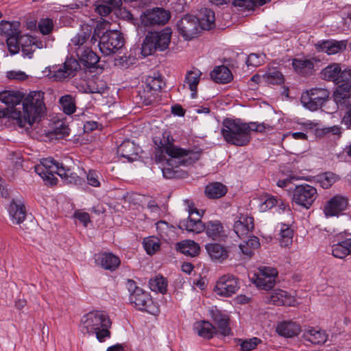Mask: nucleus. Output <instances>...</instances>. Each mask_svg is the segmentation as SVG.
I'll list each match as a JSON object with an SVG mask.
<instances>
[{"label": "nucleus", "mask_w": 351, "mask_h": 351, "mask_svg": "<svg viewBox=\"0 0 351 351\" xmlns=\"http://www.w3.org/2000/svg\"><path fill=\"white\" fill-rule=\"evenodd\" d=\"M209 313L213 322L217 326L220 335L224 337L231 335L232 330L230 327V316L226 313L214 306L209 310Z\"/></svg>", "instance_id": "17"}, {"label": "nucleus", "mask_w": 351, "mask_h": 351, "mask_svg": "<svg viewBox=\"0 0 351 351\" xmlns=\"http://www.w3.org/2000/svg\"><path fill=\"white\" fill-rule=\"evenodd\" d=\"M270 0H234L232 4L246 10H253L257 5H263Z\"/></svg>", "instance_id": "49"}, {"label": "nucleus", "mask_w": 351, "mask_h": 351, "mask_svg": "<svg viewBox=\"0 0 351 351\" xmlns=\"http://www.w3.org/2000/svg\"><path fill=\"white\" fill-rule=\"evenodd\" d=\"M263 77L271 84H281L284 82V76L276 69H269L264 75Z\"/></svg>", "instance_id": "48"}, {"label": "nucleus", "mask_w": 351, "mask_h": 351, "mask_svg": "<svg viewBox=\"0 0 351 351\" xmlns=\"http://www.w3.org/2000/svg\"><path fill=\"white\" fill-rule=\"evenodd\" d=\"M348 206L346 197L337 195L327 201L324 206L323 211L326 217L338 216L344 211Z\"/></svg>", "instance_id": "20"}, {"label": "nucleus", "mask_w": 351, "mask_h": 351, "mask_svg": "<svg viewBox=\"0 0 351 351\" xmlns=\"http://www.w3.org/2000/svg\"><path fill=\"white\" fill-rule=\"evenodd\" d=\"M163 84L161 77L158 75L147 77L144 86L157 93L162 88Z\"/></svg>", "instance_id": "51"}, {"label": "nucleus", "mask_w": 351, "mask_h": 351, "mask_svg": "<svg viewBox=\"0 0 351 351\" xmlns=\"http://www.w3.org/2000/svg\"><path fill=\"white\" fill-rule=\"evenodd\" d=\"M347 46L346 40H322L315 44L316 50L328 55H334L344 51Z\"/></svg>", "instance_id": "22"}, {"label": "nucleus", "mask_w": 351, "mask_h": 351, "mask_svg": "<svg viewBox=\"0 0 351 351\" xmlns=\"http://www.w3.org/2000/svg\"><path fill=\"white\" fill-rule=\"evenodd\" d=\"M35 172L51 185L56 183L57 179L54 174L58 175L69 183L77 184L80 181V177L73 173L71 169L64 167L52 158L40 160V164L34 167Z\"/></svg>", "instance_id": "4"}, {"label": "nucleus", "mask_w": 351, "mask_h": 351, "mask_svg": "<svg viewBox=\"0 0 351 351\" xmlns=\"http://www.w3.org/2000/svg\"><path fill=\"white\" fill-rule=\"evenodd\" d=\"M79 64L75 59H66L62 66H53L52 70L49 71V75L56 81H61L65 78L73 76L79 68Z\"/></svg>", "instance_id": "15"}, {"label": "nucleus", "mask_w": 351, "mask_h": 351, "mask_svg": "<svg viewBox=\"0 0 351 351\" xmlns=\"http://www.w3.org/2000/svg\"><path fill=\"white\" fill-rule=\"evenodd\" d=\"M258 289H263L268 291L267 295V302L276 306H292L295 302V299L289 293L281 289H277L272 291L274 287H256Z\"/></svg>", "instance_id": "13"}, {"label": "nucleus", "mask_w": 351, "mask_h": 351, "mask_svg": "<svg viewBox=\"0 0 351 351\" xmlns=\"http://www.w3.org/2000/svg\"><path fill=\"white\" fill-rule=\"evenodd\" d=\"M170 18V13L163 8H156L148 10L141 16V23L145 26L164 25Z\"/></svg>", "instance_id": "16"}, {"label": "nucleus", "mask_w": 351, "mask_h": 351, "mask_svg": "<svg viewBox=\"0 0 351 351\" xmlns=\"http://www.w3.org/2000/svg\"><path fill=\"white\" fill-rule=\"evenodd\" d=\"M317 197V189L308 184H303L296 186L293 190L291 201L298 206L309 209Z\"/></svg>", "instance_id": "8"}, {"label": "nucleus", "mask_w": 351, "mask_h": 351, "mask_svg": "<svg viewBox=\"0 0 351 351\" xmlns=\"http://www.w3.org/2000/svg\"><path fill=\"white\" fill-rule=\"evenodd\" d=\"M167 280L160 274L149 279V285H167Z\"/></svg>", "instance_id": "64"}, {"label": "nucleus", "mask_w": 351, "mask_h": 351, "mask_svg": "<svg viewBox=\"0 0 351 351\" xmlns=\"http://www.w3.org/2000/svg\"><path fill=\"white\" fill-rule=\"evenodd\" d=\"M215 13L210 9L205 8L202 11V16L198 20V24L201 25L202 28L206 30H209L215 26Z\"/></svg>", "instance_id": "44"}, {"label": "nucleus", "mask_w": 351, "mask_h": 351, "mask_svg": "<svg viewBox=\"0 0 351 351\" xmlns=\"http://www.w3.org/2000/svg\"><path fill=\"white\" fill-rule=\"evenodd\" d=\"M227 192L226 186L219 182H214L205 188L206 196L211 199H217L223 196Z\"/></svg>", "instance_id": "39"}, {"label": "nucleus", "mask_w": 351, "mask_h": 351, "mask_svg": "<svg viewBox=\"0 0 351 351\" xmlns=\"http://www.w3.org/2000/svg\"><path fill=\"white\" fill-rule=\"evenodd\" d=\"M202 215L203 211L199 212V210L196 208L190 209L188 219L180 221L179 228L189 232L195 234L202 232L205 228V225L203 224L201 221Z\"/></svg>", "instance_id": "14"}, {"label": "nucleus", "mask_w": 351, "mask_h": 351, "mask_svg": "<svg viewBox=\"0 0 351 351\" xmlns=\"http://www.w3.org/2000/svg\"><path fill=\"white\" fill-rule=\"evenodd\" d=\"M329 91L326 88H314L303 93L301 102L311 111L321 108L329 97Z\"/></svg>", "instance_id": "10"}, {"label": "nucleus", "mask_w": 351, "mask_h": 351, "mask_svg": "<svg viewBox=\"0 0 351 351\" xmlns=\"http://www.w3.org/2000/svg\"><path fill=\"white\" fill-rule=\"evenodd\" d=\"M91 29L89 26L86 25L80 33L75 36L71 40L69 44L71 49L74 51L77 55L78 48H85L87 46L88 39L90 36Z\"/></svg>", "instance_id": "29"}, {"label": "nucleus", "mask_w": 351, "mask_h": 351, "mask_svg": "<svg viewBox=\"0 0 351 351\" xmlns=\"http://www.w3.org/2000/svg\"><path fill=\"white\" fill-rule=\"evenodd\" d=\"M202 72L198 69L189 71L186 73L184 86H187L191 91V97L195 98L197 95V87L200 80Z\"/></svg>", "instance_id": "34"}, {"label": "nucleus", "mask_w": 351, "mask_h": 351, "mask_svg": "<svg viewBox=\"0 0 351 351\" xmlns=\"http://www.w3.org/2000/svg\"><path fill=\"white\" fill-rule=\"evenodd\" d=\"M278 271L274 267H262L252 278L255 285H272L277 282Z\"/></svg>", "instance_id": "21"}, {"label": "nucleus", "mask_w": 351, "mask_h": 351, "mask_svg": "<svg viewBox=\"0 0 351 351\" xmlns=\"http://www.w3.org/2000/svg\"><path fill=\"white\" fill-rule=\"evenodd\" d=\"M123 44V38L119 32L109 30L99 37L98 46L101 53L110 56L121 49Z\"/></svg>", "instance_id": "9"}, {"label": "nucleus", "mask_w": 351, "mask_h": 351, "mask_svg": "<svg viewBox=\"0 0 351 351\" xmlns=\"http://www.w3.org/2000/svg\"><path fill=\"white\" fill-rule=\"evenodd\" d=\"M118 153L128 160H132L137 156L138 148L134 142L125 141L118 147Z\"/></svg>", "instance_id": "37"}, {"label": "nucleus", "mask_w": 351, "mask_h": 351, "mask_svg": "<svg viewBox=\"0 0 351 351\" xmlns=\"http://www.w3.org/2000/svg\"><path fill=\"white\" fill-rule=\"evenodd\" d=\"M249 127V134L252 131H255L261 133H271L274 130V127L265 123H247Z\"/></svg>", "instance_id": "52"}, {"label": "nucleus", "mask_w": 351, "mask_h": 351, "mask_svg": "<svg viewBox=\"0 0 351 351\" xmlns=\"http://www.w3.org/2000/svg\"><path fill=\"white\" fill-rule=\"evenodd\" d=\"M38 27L40 33L43 35H47L51 32L53 28V21L50 19H42L39 21Z\"/></svg>", "instance_id": "56"}, {"label": "nucleus", "mask_w": 351, "mask_h": 351, "mask_svg": "<svg viewBox=\"0 0 351 351\" xmlns=\"http://www.w3.org/2000/svg\"><path fill=\"white\" fill-rule=\"evenodd\" d=\"M278 206L282 210L286 209L287 205L283 202L281 199H278L276 197L269 195L267 196L265 199L260 204V209L261 211L265 212Z\"/></svg>", "instance_id": "43"}, {"label": "nucleus", "mask_w": 351, "mask_h": 351, "mask_svg": "<svg viewBox=\"0 0 351 351\" xmlns=\"http://www.w3.org/2000/svg\"><path fill=\"white\" fill-rule=\"evenodd\" d=\"M246 241L239 245V248L243 254L247 257H251L254 254V250L260 246L259 239L255 236L248 237Z\"/></svg>", "instance_id": "42"}, {"label": "nucleus", "mask_w": 351, "mask_h": 351, "mask_svg": "<svg viewBox=\"0 0 351 351\" xmlns=\"http://www.w3.org/2000/svg\"><path fill=\"white\" fill-rule=\"evenodd\" d=\"M128 291L130 292V302L137 311L153 315L159 314L158 305L154 302L149 292L144 291L140 287H134V289H129Z\"/></svg>", "instance_id": "7"}, {"label": "nucleus", "mask_w": 351, "mask_h": 351, "mask_svg": "<svg viewBox=\"0 0 351 351\" xmlns=\"http://www.w3.org/2000/svg\"><path fill=\"white\" fill-rule=\"evenodd\" d=\"M143 244L145 250L149 255L154 254L160 247V240L155 237H149L144 239Z\"/></svg>", "instance_id": "46"}, {"label": "nucleus", "mask_w": 351, "mask_h": 351, "mask_svg": "<svg viewBox=\"0 0 351 351\" xmlns=\"http://www.w3.org/2000/svg\"><path fill=\"white\" fill-rule=\"evenodd\" d=\"M194 330L197 335L204 339H210L217 334L216 328L208 321L196 322Z\"/></svg>", "instance_id": "33"}, {"label": "nucleus", "mask_w": 351, "mask_h": 351, "mask_svg": "<svg viewBox=\"0 0 351 351\" xmlns=\"http://www.w3.org/2000/svg\"><path fill=\"white\" fill-rule=\"evenodd\" d=\"M88 184L93 187L100 186L99 173L94 170H90L86 176Z\"/></svg>", "instance_id": "59"}, {"label": "nucleus", "mask_w": 351, "mask_h": 351, "mask_svg": "<svg viewBox=\"0 0 351 351\" xmlns=\"http://www.w3.org/2000/svg\"><path fill=\"white\" fill-rule=\"evenodd\" d=\"M261 342V340L258 337H253L249 339L243 340L241 343V350L251 351L255 349Z\"/></svg>", "instance_id": "58"}, {"label": "nucleus", "mask_w": 351, "mask_h": 351, "mask_svg": "<svg viewBox=\"0 0 351 351\" xmlns=\"http://www.w3.org/2000/svg\"><path fill=\"white\" fill-rule=\"evenodd\" d=\"M332 254L338 258L343 259L351 254V239H346L332 245Z\"/></svg>", "instance_id": "35"}, {"label": "nucleus", "mask_w": 351, "mask_h": 351, "mask_svg": "<svg viewBox=\"0 0 351 351\" xmlns=\"http://www.w3.org/2000/svg\"><path fill=\"white\" fill-rule=\"evenodd\" d=\"M76 56L88 67L94 66L99 60V56L88 47L78 48Z\"/></svg>", "instance_id": "30"}, {"label": "nucleus", "mask_w": 351, "mask_h": 351, "mask_svg": "<svg viewBox=\"0 0 351 351\" xmlns=\"http://www.w3.org/2000/svg\"><path fill=\"white\" fill-rule=\"evenodd\" d=\"M95 263L106 270L113 271L119 267L121 261L112 253L103 252L95 256Z\"/></svg>", "instance_id": "25"}, {"label": "nucleus", "mask_w": 351, "mask_h": 351, "mask_svg": "<svg viewBox=\"0 0 351 351\" xmlns=\"http://www.w3.org/2000/svg\"><path fill=\"white\" fill-rule=\"evenodd\" d=\"M198 19L191 15L183 17L177 25L178 30L186 40L194 38L198 32Z\"/></svg>", "instance_id": "18"}, {"label": "nucleus", "mask_w": 351, "mask_h": 351, "mask_svg": "<svg viewBox=\"0 0 351 351\" xmlns=\"http://www.w3.org/2000/svg\"><path fill=\"white\" fill-rule=\"evenodd\" d=\"M155 148V160L158 162L165 159L168 156L180 160V164L190 165L201 158L202 151L198 147L184 149L174 144V139L169 132H164L161 137L154 139Z\"/></svg>", "instance_id": "1"}, {"label": "nucleus", "mask_w": 351, "mask_h": 351, "mask_svg": "<svg viewBox=\"0 0 351 351\" xmlns=\"http://www.w3.org/2000/svg\"><path fill=\"white\" fill-rule=\"evenodd\" d=\"M20 35L21 34L18 35L10 36L6 39L8 49L11 54H16L20 50Z\"/></svg>", "instance_id": "53"}, {"label": "nucleus", "mask_w": 351, "mask_h": 351, "mask_svg": "<svg viewBox=\"0 0 351 351\" xmlns=\"http://www.w3.org/2000/svg\"><path fill=\"white\" fill-rule=\"evenodd\" d=\"M206 249L213 260L222 262L228 257V250L220 244L208 243L206 245Z\"/></svg>", "instance_id": "32"}, {"label": "nucleus", "mask_w": 351, "mask_h": 351, "mask_svg": "<svg viewBox=\"0 0 351 351\" xmlns=\"http://www.w3.org/2000/svg\"><path fill=\"white\" fill-rule=\"evenodd\" d=\"M60 106L64 113L72 114L76 110L74 98L71 95H65L59 99Z\"/></svg>", "instance_id": "45"}, {"label": "nucleus", "mask_w": 351, "mask_h": 351, "mask_svg": "<svg viewBox=\"0 0 351 351\" xmlns=\"http://www.w3.org/2000/svg\"><path fill=\"white\" fill-rule=\"evenodd\" d=\"M44 47L43 41H34V43L29 45H24V47L21 48V51L24 57L32 58L33 53L36 49H42Z\"/></svg>", "instance_id": "54"}, {"label": "nucleus", "mask_w": 351, "mask_h": 351, "mask_svg": "<svg viewBox=\"0 0 351 351\" xmlns=\"http://www.w3.org/2000/svg\"><path fill=\"white\" fill-rule=\"evenodd\" d=\"M276 331L280 337L291 338L296 337L300 334L301 327L296 322L287 320L278 323Z\"/></svg>", "instance_id": "26"}, {"label": "nucleus", "mask_w": 351, "mask_h": 351, "mask_svg": "<svg viewBox=\"0 0 351 351\" xmlns=\"http://www.w3.org/2000/svg\"><path fill=\"white\" fill-rule=\"evenodd\" d=\"M240 283V280L237 276L227 274L218 279L216 285H237Z\"/></svg>", "instance_id": "55"}, {"label": "nucleus", "mask_w": 351, "mask_h": 351, "mask_svg": "<svg viewBox=\"0 0 351 351\" xmlns=\"http://www.w3.org/2000/svg\"><path fill=\"white\" fill-rule=\"evenodd\" d=\"M157 93L149 90L144 85L138 91L140 100L145 106L151 105L155 100Z\"/></svg>", "instance_id": "47"}, {"label": "nucleus", "mask_w": 351, "mask_h": 351, "mask_svg": "<svg viewBox=\"0 0 351 351\" xmlns=\"http://www.w3.org/2000/svg\"><path fill=\"white\" fill-rule=\"evenodd\" d=\"M178 249L182 254L191 257L196 256L199 252V245L191 240H186L178 243Z\"/></svg>", "instance_id": "38"}, {"label": "nucleus", "mask_w": 351, "mask_h": 351, "mask_svg": "<svg viewBox=\"0 0 351 351\" xmlns=\"http://www.w3.org/2000/svg\"><path fill=\"white\" fill-rule=\"evenodd\" d=\"M9 217L14 224H21L26 217L25 206L21 199H12L8 208Z\"/></svg>", "instance_id": "24"}, {"label": "nucleus", "mask_w": 351, "mask_h": 351, "mask_svg": "<svg viewBox=\"0 0 351 351\" xmlns=\"http://www.w3.org/2000/svg\"><path fill=\"white\" fill-rule=\"evenodd\" d=\"M74 217L82 223L85 227L90 222V215L86 212L76 211L74 213Z\"/></svg>", "instance_id": "62"}, {"label": "nucleus", "mask_w": 351, "mask_h": 351, "mask_svg": "<svg viewBox=\"0 0 351 351\" xmlns=\"http://www.w3.org/2000/svg\"><path fill=\"white\" fill-rule=\"evenodd\" d=\"M96 12L101 16H106L112 12V7L107 2L97 5Z\"/></svg>", "instance_id": "61"}, {"label": "nucleus", "mask_w": 351, "mask_h": 351, "mask_svg": "<svg viewBox=\"0 0 351 351\" xmlns=\"http://www.w3.org/2000/svg\"><path fill=\"white\" fill-rule=\"evenodd\" d=\"M172 31L165 27L160 32H149L146 36L141 47V54L144 57L154 53L156 50L164 51L169 47Z\"/></svg>", "instance_id": "6"}, {"label": "nucleus", "mask_w": 351, "mask_h": 351, "mask_svg": "<svg viewBox=\"0 0 351 351\" xmlns=\"http://www.w3.org/2000/svg\"><path fill=\"white\" fill-rule=\"evenodd\" d=\"M248 124L241 119H226L222 123L221 134L229 144L236 146H245L251 139Z\"/></svg>", "instance_id": "5"}, {"label": "nucleus", "mask_w": 351, "mask_h": 351, "mask_svg": "<svg viewBox=\"0 0 351 351\" xmlns=\"http://www.w3.org/2000/svg\"><path fill=\"white\" fill-rule=\"evenodd\" d=\"M210 77L215 82L219 84H227L233 78L230 70L224 65L215 67L210 73Z\"/></svg>", "instance_id": "31"}, {"label": "nucleus", "mask_w": 351, "mask_h": 351, "mask_svg": "<svg viewBox=\"0 0 351 351\" xmlns=\"http://www.w3.org/2000/svg\"><path fill=\"white\" fill-rule=\"evenodd\" d=\"M321 74L323 79L333 82L336 84L348 81L351 78V71L346 69L342 71L337 63L327 66L322 71Z\"/></svg>", "instance_id": "11"}, {"label": "nucleus", "mask_w": 351, "mask_h": 351, "mask_svg": "<svg viewBox=\"0 0 351 351\" xmlns=\"http://www.w3.org/2000/svg\"><path fill=\"white\" fill-rule=\"evenodd\" d=\"M328 334L318 327L308 326L304 329L302 338L313 345L324 344L328 339Z\"/></svg>", "instance_id": "23"}, {"label": "nucleus", "mask_w": 351, "mask_h": 351, "mask_svg": "<svg viewBox=\"0 0 351 351\" xmlns=\"http://www.w3.org/2000/svg\"><path fill=\"white\" fill-rule=\"evenodd\" d=\"M334 101L339 108H351V82H342L339 85L333 94Z\"/></svg>", "instance_id": "19"}, {"label": "nucleus", "mask_w": 351, "mask_h": 351, "mask_svg": "<svg viewBox=\"0 0 351 351\" xmlns=\"http://www.w3.org/2000/svg\"><path fill=\"white\" fill-rule=\"evenodd\" d=\"M292 66L296 73L306 75L312 72L314 63L308 59L295 58L292 61Z\"/></svg>", "instance_id": "36"}, {"label": "nucleus", "mask_w": 351, "mask_h": 351, "mask_svg": "<svg viewBox=\"0 0 351 351\" xmlns=\"http://www.w3.org/2000/svg\"><path fill=\"white\" fill-rule=\"evenodd\" d=\"M234 231L240 239L250 237L254 228V218L249 214L239 213L235 218Z\"/></svg>", "instance_id": "12"}, {"label": "nucleus", "mask_w": 351, "mask_h": 351, "mask_svg": "<svg viewBox=\"0 0 351 351\" xmlns=\"http://www.w3.org/2000/svg\"><path fill=\"white\" fill-rule=\"evenodd\" d=\"M44 93L32 91L23 99V112L14 108L11 110L10 117L19 127L28 128L38 121L44 113L45 106L43 101Z\"/></svg>", "instance_id": "2"}, {"label": "nucleus", "mask_w": 351, "mask_h": 351, "mask_svg": "<svg viewBox=\"0 0 351 351\" xmlns=\"http://www.w3.org/2000/svg\"><path fill=\"white\" fill-rule=\"evenodd\" d=\"M280 238L279 241L282 247H289L293 241V230L289 225L285 223L279 224Z\"/></svg>", "instance_id": "40"}, {"label": "nucleus", "mask_w": 351, "mask_h": 351, "mask_svg": "<svg viewBox=\"0 0 351 351\" xmlns=\"http://www.w3.org/2000/svg\"><path fill=\"white\" fill-rule=\"evenodd\" d=\"M206 235L213 240H221L226 232L222 223L219 221H210L205 225L204 230Z\"/></svg>", "instance_id": "27"}, {"label": "nucleus", "mask_w": 351, "mask_h": 351, "mask_svg": "<svg viewBox=\"0 0 351 351\" xmlns=\"http://www.w3.org/2000/svg\"><path fill=\"white\" fill-rule=\"evenodd\" d=\"M20 23L18 21L9 22L2 21L0 22V34L6 38L21 34L19 29Z\"/></svg>", "instance_id": "41"}, {"label": "nucleus", "mask_w": 351, "mask_h": 351, "mask_svg": "<svg viewBox=\"0 0 351 351\" xmlns=\"http://www.w3.org/2000/svg\"><path fill=\"white\" fill-rule=\"evenodd\" d=\"M21 48L24 47V45H29L31 44L34 43V41H40L37 40L36 38L25 34V35H20L19 38Z\"/></svg>", "instance_id": "63"}, {"label": "nucleus", "mask_w": 351, "mask_h": 351, "mask_svg": "<svg viewBox=\"0 0 351 351\" xmlns=\"http://www.w3.org/2000/svg\"><path fill=\"white\" fill-rule=\"evenodd\" d=\"M112 322L108 315L103 311H93L81 319L82 331L89 335H95L99 342H104L111 337Z\"/></svg>", "instance_id": "3"}, {"label": "nucleus", "mask_w": 351, "mask_h": 351, "mask_svg": "<svg viewBox=\"0 0 351 351\" xmlns=\"http://www.w3.org/2000/svg\"><path fill=\"white\" fill-rule=\"evenodd\" d=\"M337 179V176L332 172H326L317 177L318 182L324 189L330 188Z\"/></svg>", "instance_id": "50"}, {"label": "nucleus", "mask_w": 351, "mask_h": 351, "mask_svg": "<svg viewBox=\"0 0 351 351\" xmlns=\"http://www.w3.org/2000/svg\"><path fill=\"white\" fill-rule=\"evenodd\" d=\"M263 58L256 53L250 54L246 60V64L252 66H258L261 64Z\"/></svg>", "instance_id": "60"}, {"label": "nucleus", "mask_w": 351, "mask_h": 351, "mask_svg": "<svg viewBox=\"0 0 351 351\" xmlns=\"http://www.w3.org/2000/svg\"><path fill=\"white\" fill-rule=\"evenodd\" d=\"M23 97L24 95L17 90H3L0 93V101L10 107V110L14 109V107L19 104Z\"/></svg>", "instance_id": "28"}, {"label": "nucleus", "mask_w": 351, "mask_h": 351, "mask_svg": "<svg viewBox=\"0 0 351 351\" xmlns=\"http://www.w3.org/2000/svg\"><path fill=\"white\" fill-rule=\"evenodd\" d=\"M240 287H214V292L223 297H230L235 293Z\"/></svg>", "instance_id": "57"}]
</instances>
